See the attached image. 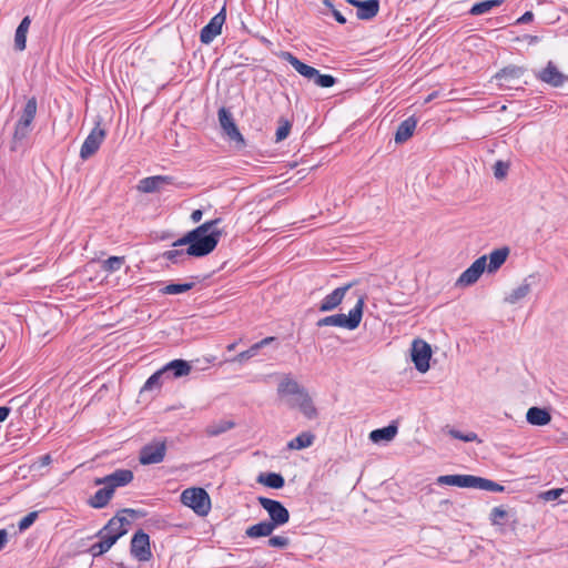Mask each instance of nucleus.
I'll return each mask as SVG.
<instances>
[{"mask_svg": "<svg viewBox=\"0 0 568 568\" xmlns=\"http://www.w3.org/2000/svg\"><path fill=\"white\" fill-rule=\"evenodd\" d=\"M222 222L221 217L207 221L189 231L173 243V246H185L189 256L203 257L212 253L219 244L222 231L214 229Z\"/></svg>", "mask_w": 568, "mask_h": 568, "instance_id": "obj_1", "label": "nucleus"}, {"mask_svg": "<svg viewBox=\"0 0 568 568\" xmlns=\"http://www.w3.org/2000/svg\"><path fill=\"white\" fill-rule=\"evenodd\" d=\"M38 100L32 95L27 98L23 108L18 113V120L13 126L10 141V151L18 152L27 145L28 139L33 130V122L37 116Z\"/></svg>", "mask_w": 568, "mask_h": 568, "instance_id": "obj_2", "label": "nucleus"}, {"mask_svg": "<svg viewBox=\"0 0 568 568\" xmlns=\"http://www.w3.org/2000/svg\"><path fill=\"white\" fill-rule=\"evenodd\" d=\"M364 297H358L355 306L349 311L348 315L335 314L321 318L316 325L323 326H338L347 329H355L358 327L363 317Z\"/></svg>", "mask_w": 568, "mask_h": 568, "instance_id": "obj_3", "label": "nucleus"}, {"mask_svg": "<svg viewBox=\"0 0 568 568\" xmlns=\"http://www.w3.org/2000/svg\"><path fill=\"white\" fill-rule=\"evenodd\" d=\"M181 503L201 517L206 516L211 510V498L206 490L201 487H191L183 490Z\"/></svg>", "mask_w": 568, "mask_h": 568, "instance_id": "obj_4", "label": "nucleus"}, {"mask_svg": "<svg viewBox=\"0 0 568 568\" xmlns=\"http://www.w3.org/2000/svg\"><path fill=\"white\" fill-rule=\"evenodd\" d=\"M102 119L98 118L95 121L94 128L91 130L89 135L85 138L81 149H80V158L82 160H88L92 155H94L100 149L102 142L106 136V131L101 126Z\"/></svg>", "mask_w": 568, "mask_h": 568, "instance_id": "obj_5", "label": "nucleus"}, {"mask_svg": "<svg viewBox=\"0 0 568 568\" xmlns=\"http://www.w3.org/2000/svg\"><path fill=\"white\" fill-rule=\"evenodd\" d=\"M121 514H130L133 516L135 515V510L129 508L122 509L99 531V535H104L108 538L114 539V544L128 532L126 526L130 525V521L125 517L121 516Z\"/></svg>", "mask_w": 568, "mask_h": 568, "instance_id": "obj_6", "label": "nucleus"}, {"mask_svg": "<svg viewBox=\"0 0 568 568\" xmlns=\"http://www.w3.org/2000/svg\"><path fill=\"white\" fill-rule=\"evenodd\" d=\"M258 504L267 511L270 523L276 528L283 526L290 520V513L278 500L266 497H258Z\"/></svg>", "mask_w": 568, "mask_h": 568, "instance_id": "obj_7", "label": "nucleus"}, {"mask_svg": "<svg viewBox=\"0 0 568 568\" xmlns=\"http://www.w3.org/2000/svg\"><path fill=\"white\" fill-rule=\"evenodd\" d=\"M410 356L418 372L426 373L429 369L432 347L427 342L419 338L414 339L412 343Z\"/></svg>", "mask_w": 568, "mask_h": 568, "instance_id": "obj_8", "label": "nucleus"}, {"mask_svg": "<svg viewBox=\"0 0 568 568\" xmlns=\"http://www.w3.org/2000/svg\"><path fill=\"white\" fill-rule=\"evenodd\" d=\"M166 454L164 440H154L143 446L140 450L139 462L142 465H152L163 462Z\"/></svg>", "mask_w": 568, "mask_h": 568, "instance_id": "obj_9", "label": "nucleus"}, {"mask_svg": "<svg viewBox=\"0 0 568 568\" xmlns=\"http://www.w3.org/2000/svg\"><path fill=\"white\" fill-rule=\"evenodd\" d=\"M226 20V8H223L217 12L207 24H205L200 32V41L203 44H210L217 36L222 32V27Z\"/></svg>", "mask_w": 568, "mask_h": 568, "instance_id": "obj_10", "label": "nucleus"}, {"mask_svg": "<svg viewBox=\"0 0 568 568\" xmlns=\"http://www.w3.org/2000/svg\"><path fill=\"white\" fill-rule=\"evenodd\" d=\"M131 555L139 561H149L152 558L150 537L142 529L138 530L132 537Z\"/></svg>", "mask_w": 568, "mask_h": 568, "instance_id": "obj_11", "label": "nucleus"}, {"mask_svg": "<svg viewBox=\"0 0 568 568\" xmlns=\"http://www.w3.org/2000/svg\"><path fill=\"white\" fill-rule=\"evenodd\" d=\"M133 473L130 469H116L110 475L95 478L94 485H105L114 493L118 487H123L130 484L133 480Z\"/></svg>", "mask_w": 568, "mask_h": 568, "instance_id": "obj_12", "label": "nucleus"}, {"mask_svg": "<svg viewBox=\"0 0 568 568\" xmlns=\"http://www.w3.org/2000/svg\"><path fill=\"white\" fill-rule=\"evenodd\" d=\"M525 72L526 69L524 67L509 64L500 69L494 78L498 81L497 84L499 87L511 89L515 88Z\"/></svg>", "mask_w": 568, "mask_h": 568, "instance_id": "obj_13", "label": "nucleus"}, {"mask_svg": "<svg viewBox=\"0 0 568 568\" xmlns=\"http://www.w3.org/2000/svg\"><path fill=\"white\" fill-rule=\"evenodd\" d=\"M173 184L174 178L171 175H153L140 180L136 189L142 193H155Z\"/></svg>", "mask_w": 568, "mask_h": 568, "instance_id": "obj_14", "label": "nucleus"}, {"mask_svg": "<svg viewBox=\"0 0 568 568\" xmlns=\"http://www.w3.org/2000/svg\"><path fill=\"white\" fill-rule=\"evenodd\" d=\"M487 255H483L465 270L456 280L455 284H474L487 270Z\"/></svg>", "mask_w": 568, "mask_h": 568, "instance_id": "obj_15", "label": "nucleus"}, {"mask_svg": "<svg viewBox=\"0 0 568 568\" xmlns=\"http://www.w3.org/2000/svg\"><path fill=\"white\" fill-rule=\"evenodd\" d=\"M287 405L292 408H298L307 419H315L318 416L317 408L306 389L296 398H288Z\"/></svg>", "mask_w": 568, "mask_h": 568, "instance_id": "obj_16", "label": "nucleus"}, {"mask_svg": "<svg viewBox=\"0 0 568 568\" xmlns=\"http://www.w3.org/2000/svg\"><path fill=\"white\" fill-rule=\"evenodd\" d=\"M536 77L554 88H559L568 82V75L561 73L552 61H548L547 65Z\"/></svg>", "mask_w": 568, "mask_h": 568, "instance_id": "obj_17", "label": "nucleus"}, {"mask_svg": "<svg viewBox=\"0 0 568 568\" xmlns=\"http://www.w3.org/2000/svg\"><path fill=\"white\" fill-rule=\"evenodd\" d=\"M301 386L290 374H284L277 385V394L280 397L296 398L304 392Z\"/></svg>", "mask_w": 568, "mask_h": 568, "instance_id": "obj_18", "label": "nucleus"}, {"mask_svg": "<svg viewBox=\"0 0 568 568\" xmlns=\"http://www.w3.org/2000/svg\"><path fill=\"white\" fill-rule=\"evenodd\" d=\"M477 479L474 475H443L437 478V484L477 489Z\"/></svg>", "mask_w": 568, "mask_h": 568, "instance_id": "obj_19", "label": "nucleus"}, {"mask_svg": "<svg viewBox=\"0 0 568 568\" xmlns=\"http://www.w3.org/2000/svg\"><path fill=\"white\" fill-rule=\"evenodd\" d=\"M278 57L282 60L288 62L302 77L306 78L307 80H312L314 75L317 74V69L302 62L290 51H282Z\"/></svg>", "mask_w": 568, "mask_h": 568, "instance_id": "obj_20", "label": "nucleus"}, {"mask_svg": "<svg viewBox=\"0 0 568 568\" xmlns=\"http://www.w3.org/2000/svg\"><path fill=\"white\" fill-rule=\"evenodd\" d=\"M278 57L282 60L288 62L302 77L306 78L307 80H312L314 75L317 74V69L302 62L290 51H282Z\"/></svg>", "mask_w": 568, "mask_h": 568, "instance_id": "obj_21", "label": "nucleus"}, {"mask_svg": "<svg viewBox=\"0 0 568 568\" xmlns=\"http://www.w3.org/2000/svg\"><path fill=\"white\" fill-rule=\"evenodd\" d=\"M416 125L417 119L414 115L400 122L394 135L395 142L402 144L409 140L414 134Z\"/></svg>", "mask_w": 568, "mask_h": 568, "instance_id": "obj_22", "label": "nucleus"}, {"mask_svg": "<svg viewBox=\"0 0 568 568\" xmlns=\"http://www.w3.org/2000/svg\"><path fill=\"white\" fill-rule=\"evenodd\" d=\"M351 286H338L331 294H328L320 304L318 310L321 312H329L336 308L343 301L347 290Z\"/></svg>", "mask_w": 568, "mask_h": 568, "instance_id": "obj_23", "label": "nucleus"}, {"mask_svg": "<svg viewBox=\"0 0 568 568\" xmlns=\"http://www.w3.org/2000/svg\"><path fill=\"white\" fill-rule=\"evenodd\" d=\"M509 248L507 246L496 248L487 255V273L493 274L506 262L509 255Z\"/></svg>", "mask_w": 568, "mask_h": 568, "instance_id": "obj_24", "label": "nucleus"}, {"mask_svg": "<svg viewBox=\"0 0 568 568\" xmlns=\"http://www.w3.org/2000/svg\"><path fill=\"white\" fill-rule=\"evenodd\" d=\"M161 369L164 371V375H171L172 377L178 378L189 375L191 372V365L186 361L174 359Z\"/></svg>", "mask_w": 568, "mask_h": 568, "instance_id": "obj_25", "label": "nucleus"}, {"mask_svg": "<svg viewBox=\"0 0 568 568\" xmlns=\"http://www.w3.org/2000/svg\"><path fill=\"white\" fill-rule=\"evenodd\" d=\"M31 24V18L26 16L19 23L14 33V49L23 51L27 48V34Z\"/></svg>", "mask_w": 568, "mask_h": 568, "instance_id": "obj_26", "label": "nucleus"}, {"mask_svg": "<svg viewBox=\"0 0 568 568\" xmlns=\"http://www.w3.org/2000/svg\"><path fill=\"white\" fill-rule=\"evenodd\" d=\"M358 4L356 16L359 20H372L379 11V0H364Z\"/></svg>", "mask_w": 568, "mask_h": 568, "instance_id": "obj_27", "label": "nucleus"}, {"mask_svg": "<svg viewBox=\"0 0 568 568\" xmlns=\"http://www.w3.org/2000/svg\"><path fill=\"white\" fill-rule=\"evenodd\" d=\"M398 427L395 424H389L386 427L377 428L371 432L369 439L373 443L390 442L397 435Z\"/></svg>", "mask_w": 568, "mask_h": 568, "instance_id": "obj_28", "label": "nucleus"}, {"mask_svg": "<svg viewBox=\"0 0 568 568\" xmlns=\"http://www.w3.org/2000/svg\"><path fill=\"white\" fill-rule=\"evenodd\" d=\"M526 419L531 425L544 426L551 420V416L544 408L530 407L526 414Z\"/></svg>", "mask_w": 568, "mask_h": 568, "instance_id": "obj_29", "label": "nucleus"}, {"mask_svg": "<svg viewBox=\"0 0 568 568\" xmlns=\"http://www.w3.org/2000/svg\"><path fill=\"white\" fill-rule=\"evenodd\" d=\"M111 488L104 485L103 488L95 491V494L89 499L88 504L95 509L104 508L113 496Z\"/></svg>", "mask_w": 568, "mask_h": 568, "instance_id": "obj_30", "label": "nucleus"}, {"mask_svg": "<svg viewBox=\"0 0 568 568\" xmlns=\"http://www.w3.org/2000/svg\"><path fill=\"white\" fill-rule=\"evenodd\" d=\"M275 527L267 520L250 526L245 530V535L250 538L270 537Z\"/></svg>", "mask_w": 568, "mask_h": 568, "instance_id": "obj_31", "label": "nucleus"}, {"mask_svg": "<svg viewBox=\"0 0 568 568\" xmlns=\"http://www.w3.org/2000/svg\"><path fill=\"white\" fill-rule=\"evenodd\" d=\"M315 435L311 432H303L287 443L290 450H301L313 445Z\"/></svg>", "mask_w": 568, "mask_h": 568, "instance_id": "obj_32", "label": "nucleus"}, {"mask_svg": "<svg viewBox=\"0 0 568 568\" xmlns=\"http://www.w3.org/2000/svg\"><path fill=\"white\" fill-rule=\"evenodd\" d=\"M257 481L274 489H280L285 484L283 476L277 473L261 474Z\"/></svg>", "mask_w": 568, "mask_h": 568, "instance_id": "obj_33", "label": "nucleus"}, {"mask_svg": "<svg viewBox=\"0 0 568 568\" xmlns=\"http://www.w3.org/2000/svg\"><path fill=\"white\" fill-rule=\"evenodd\" d=\"M98 537L100 538V541L91 545V547L89 549L90 554L93 557L103 555L114 545V539H112V538H108L106 536L99 535V534H98Z\"/></svg>", "mask_w": 568, "mask_h": 568, "instance_id": "obj_34", "label": "nucleus"}, {"mask_svg": "<svg viewBox=\"0 0 568 568\" xmlns=\"http://www.w3.org/2000/svg\"><path fill=\"white\" fill-rule=\"evenodd\" d=\"M504 0H484L480 2H476L469 9V14L471 16H480L489 12L493 8L499 7Z\"/></svg>", "mask_w": 568, "mask_h": 568, "instance_id": "obj_35", "label": "nucleus"}, {"mask_svg": "<svg viewBox=\"0 0 568 568\" xmlns=\"http://www.w3.org/2000/svg\"><path fill=\"white\" fill-rule=\"evenodd\" d=\"M217 118H219V123H220V126H221L223 133L225 131L236 126L233 114L225 106H222L219 109Z\"/></svg>", "mask_w": 568, "mask_h": 568, "instance_id": "obj_36", "label": "nucleus"}, {"mask_svg": "<svg viewBox=\"0 0 568 568\" xmlns=\"http://www.w3.org/2000/svg\"><path fill=\"white\" fill-rule=\"evenodd\" d=\"M224 135L229 139L230 142L234 143V148L236 150H243L246 146L245 139L243 134L240 132L237 125L225 131Z\"/></svg>", "mask_w": 568, "mask_h": 568, "instance_id": "obj_37", "label": "nucleus"}, {"mask_svg": "<svg viewBox=\"0 0 568 568\" xmlns=\"http://www.w3.org/2000/svg\"><path fill=\"white\" fill-rule=\"evenodd\" d=\"M234 427V423L231 420H221L219 423L211 424L206 427L205 433L209 436H217L225 433Z\"/></svg>", "mask_w": 568, "mask_h": 568, "instance_id": "obj_38", "label": "nucleus"}, {"mask_svg": "<svg viewBox=\"0 0 568 568\" xmlns=\"http://www.w3.org/2000/svg\"><path fill=\"white\" fill-rule=\"evenodd\" d=\"M529 293V286H517L510 293L505 295V302L509 304H517L524 300Z\"/></svg>", "mask_w": 568, "mask_h": 568, "instance_id": "obj_39", "label": "nucleus"}, {"mask_svg": "<svg viewBox=\"0 0 568 568\" xmlns=\"http://www.w3.org/2000/svg\"><path fill=\"white\" fill-rule=\"evenodd\" d=\"M125 263L124 256H111L102 262V267L108 272L119 271Z\"/></svg>", "mask_w": 568, "mask_h": 568, "instance_id": "obj_40", "label": "nucleus"}, {"mask_svg": "<svg viewBox=\"0 0 568 568\" xmlns=\"http://www.w3.org/2000/svg\"><path fill=\"white\" fill-rule=\"evenodd\" d=\"M477 489L501 493L505 490V487L498 483L490 480V479L478 477Z\"/></svg>", "mask_w": 568, "mask_h": 568, "instance_id": "obj_41", "label": "nucleus"}, {"mask_svg": "<svg viewBox=\"0 0 568 568\" xmlns=\"http://www.w3.org/2000/svg\"><path fill=\"white\" fill-rule=\"evenodd\" d=\"M164 376V371L160 369L152 374L145 382V384L142 387V390H153L159 389L162 385L161 378Z\"/></svg>", "mask_w": 568, "mask_h": 568, "instance_id": "obj_42", "label": "nucleus"}, {"mask_svg": "<svg viewBox=\"0 0 568 568\" xmlns=\"http://www.w3.org/2000/svg\"><path fill=\"white\" fill-rule=\"evenodd\" d=\"M507 516H508V513L505 508L494 507L491 509L489 519H490L491 525L501 526V525H505V519L507 518Z\"/></svg>", "mask_w": 568, "mask_h": 568, "instance_id": "obj_43", "label": "nucleus"}, {"mask_svg": "<svg viewBox=\"0 0 568 568\" xmlns=\"http://www.w3.org/2000/svg\"><path fill=\"white\" fill-rule=\"evenodd\" d=\"M314 81V83L317 85V87H321V88H331L333 85H335V83L337 82V79L331 74H322L318 70H317V74L314 75V78L312 79Z\"/></svg>", "mask_w": 568, "mask_h": 568, "instance_id": "obj_44", "label": "nucleus"}, {"mask_svg": "<svg viewBox=\"0 0 568 568\" xmlns=\"http://www.w3.org/2000/svg\"><path fill=\"white\" fill-rule=\"evenodd\" d=\"M292 129V123L288 120H285L283 118L280 119V126L277 128L275 132V141L281 142L285 140Z\"/></svg>", "mask_w": 568, "mask_h": 568, "instance_id": "obj_45", "label": "nucleus"}, {"mask_svg": "<svg viewBox=\"0 0 568 568\" xmlns=\"http://www.w3.org/2000/svg\"><path fill=\"white\" fill-rule=\"evenodd\" d=\"M257 353H258V348L255 344H253L248 349L241 352L232 359H229V362L241 364V363H244V362L248 361L250 358L256 356Z\"/></svg>", "mask_w": 568, "mask_h": 568, "instance_id": "obj_46", "label": "nucleus"}, {"mask_svg": "<svg viewBox=\"0 0 568 568\" xmlns=\"http://www.w3.org/2000/svg\"><path fill=\"white\" fill-rule=\"evenodd\" d=\"M189 256L186 248H174L163 253V257L172 263L182 262L184 257Z\"/></svg>", "mask_w": 568, "mask_h": 568, "instance_id": "obj_47", "label": "nucleus"}, {"mask_svg": "<svg viewBox=\"0 0 568 568\" xmlns=\"http://www.w3.org/2000/svg\"><path fill=\"white\" fill-rule=\"evenodd\" d=\"M508 170H509V163L508 162H505V161H501V160H498L494 166H493V171H494V176L497 179V180H503L507 176L508 174Z\"/></svg>", "mask_w": 568, "mask_h": 568, "instance_id": "obj_48", "label": "nucleus"}, {"mask_svg": "<svg viewBox=\"0 0 568 568\" xmlns=\"http://www.w3.org/2000/svg\"><path fill=\"white\" fill-rule=\"evenodd\" d=\"M448 434L456 439L469 443V442H476L478 439V436L474 432H469L467 434H463L462 432L457 429H449Z\"/></svg>", "mask_w": 568, "mask_h": 568, "instance_id": "obj_49", "label": "nucleus"}, {"mask_svg": "<svg viewBox=\"0 0 568 568\" xmlns=\"http://www.w3.org/2000/svg\"><path fill=\"white\" fill-rule=\"evenodd\" d=\"M323 4L329 9V11L332 12L333 17L335 18V20L341 23V24H345L346 23V18L341 13V11H338L333 1L332 0H322Z\"/></svg>", "mask_w": 568, "mask_h": 568, "instance_id": "obj_50", "label": "nucleus"}, {"mask_svg": "<svg viewBox=\"0 0 568 568\" xmlns=\"http://www.w3.org/2000/svg\"><path fill=\"white\" fill-rule=\"evenodd\" d=\"M38 518V511H31L19 521V529L21 531L28 529Z\"/></svg>", "mask_w": 568, "mask_h": 568, "instance_id": "obj_51", "label": "nucleus"}, {"mask_svg": "<svg viewBox=\"0 0 568 568\" xmlns=\"http://www.w3.org/2000/svg\"><path fill=\"white\" fill-rule=\"evenodd\" d=\"M192 286H163L160 292L163 295L181 294L190 290Z\"/></svg>", "mask_w": 568, "mask_h": 568, "instance_id": "obj_52", "label": "nucleus"}, {"mask_svg": "<svg viewBox=\"0 0 568 568\" xmlns=\"http://www.w3.org/2000/svg\"><path fill=\"white\" fill-rule=\"evenodd\" d=\"M267 544L271 547L285 548L290 544V540L287 537L273 536L268 539Z\"/></svg>", "mask_w": 568, "mask_h": 568, "instance_id": "obj_53", "label": "nucleus"}, {"mask_svg": "<svg viewBox=\"0 0 568 568\" xmlns=\"http://www.w3.org/2000/svg\"><path fill=\"white\" fill-rule=\"evenodd\" d=\"M564 493V489L561 488H556V489H550L548 491L545 493V498L547 500H555L557 499L561 494Z\"/></svg>", "mask_w": 568, "mask_h": 568, "instance_id": "obj_54", "label": "nucleus"}, {"mask_svg": "<svg viewBox=\"0 0 568 568\" xmlns=\"http://www.w3.org/2000/svg\"><path fill=\"white\" fill-rule=\"evenodd\" d=\"M534 20V13L531 11H526L521 17H519L516 21L517 24H525L531 22Z\"/></svg>", "mask_w": 568, "mask_h": 568, "instance_id": "obj_55", "label": "nucleus"}, {"mask_svg": "<svg viewBox=\"0 0 568 568\" xmlns=\"http://www.w3.org/2000/svg\"><path fill=\"white\" fill-rule=\"evenodd\" d=\"M276 338L274 336H268V337H265L263 339H261L260 342L255 343V345L257 346L258 351L262 348V347H265L270 344H272Z\"/></svg>", "mask_w": 568, "mask_h": 568, "instance_id": "obj_56", "label": "nucleus"}, {"mask_svg": "<svg viewBox=\"0 0 568 568\" xmlns=\"http://www.w3.org/2000/svg\"><path fill=\"white\" fill-rule=\"evenodd\" d=\"M51 460V456L49 454H45L39 458L38 463L40 467H44L50 465Z\"/></svg>", "mask_w": 568, "mask_h": 568, "instance_id": "obj_57", "label": "nucleus"}, {"mask_svg": "<svg viewBox=\"0 0 568 568\" xmlns=\"http://www.w3.org/2000/svg\"><path fill=\"white\" fill-rule=\"evenodd\" d=\"M10 412H11L10 407H7V406L0 407V423L4 422L8 418Z\"/></svg>", "mask_w": 568, "mask_h": 568, "instance_id": "obj_58", "label": "nucleus"}, {"mask_svg": "<svg viewBox=\"0 0 568 568\" xmlns=\"http://www.w3.org/2000/svg\"><path fill=\"white\" fill-rule=\"evenodd\" d=\"M203 216V212L202 210H194L191 214V220L194 222V223H197L201 221Z\"/></svg>", "mask_w": 568, "mask_h": 568, "instance_id": "obj_59", "label": "nucleus"}, {"mask_svg": "<svg viewBox=\"0 0 568 568\" xmlns=\"http://www.w3.org/2000/svg\"><path fill=\"white\" fill-rule=\"evenodd\" d=\"M525 39L528 41L529 44H535V43L539 42V40H540V38L538 36H531V34H526Z\"/></svg>", "mask_w": 568, "mask_h": 568, "instance_id": "obj_60", "label": "nucleus"}, {"mask_svg": "<svg viewBox=\"0 0 568 568\" xmlns=\"http://www.w3.org/2000/svg\"><path fill=\"white\" fill-rule=\"evenodd\" d=\"M364 0H346L347 3L352 4L353 7H355L356 9L359 8V4L358 3H362Z\"/></svg>", "mask_w": 568, "mask_h": 568, "instance_id": "obj_61", "label": "nucleus"}, {"mask_svg": "<svg viewBox=\"0 0 568 568\" xmlns=\"http://www.w3.org/2000/svg\"><path fill=\"white\" fill-rule=\"evenodd\" d=\"M436 97H437V92H433V93H430V94L427 97L426 102L432 101V100H433V99H435Z\"/></svg>", "mask_w": 568, "mask_h": 568, "instance_id": "obj_62", "label": "nucleus"}, {"mask_svg": "<svg viewBox=\"0 0 568 568\" xmlns=\"http://www.w3.org/2000/svg\"><path fill=\"white\" fill-rule=\"evenodd\" d=\"M236 345H237V343H236V342H234V343H232V344L227 345V351H230V352H231V351H234V349H235V347H236Z\"/></svg>", "mask_w": 568, "mask_h": 568, "instance_id": "obj_63", "label": "nucleus"}, {"mask_svg": "<svg viewBox=\"0 0 568 568\" xmlns=\"http://www.w3.org/2000/svg\"><path fill=\"white\" fill-rule=\"evenodd\" d=\"M346 284L355 285V284H359V282L357 280H352V281H348Z\"/></svg>", "mask_w": 568, "mask_h": 568, "instance_id": "obj_64", "label": "nucleus"}]
</instances>
